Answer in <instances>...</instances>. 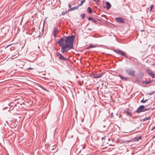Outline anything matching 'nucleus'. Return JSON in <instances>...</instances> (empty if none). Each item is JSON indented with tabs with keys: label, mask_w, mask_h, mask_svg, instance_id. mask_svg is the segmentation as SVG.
<instances>
[{
	"label": "nucleus",
	"mask_w": 155,
	"mask_h": 155,
	"mask_svg": "<svg viewBox=\"0 0 155 155\" xmlns=\"http://www.w3.org/2000/svg\"><path fill=\"white\" fill-rule=\"evenodd\" d=\"M75 37L74 36L67 37L64 39H61L58 41V44L61 46V50L63 53L65 51L73 48V42Z\"/></svg>",
	"instance_id": "f257e3e1"
},
{
	"label": "nucleus",
	"mask_w": 155,
	"mask_h": 155,
	"mask_svg": "<svg viewBox=\"0 0 155 155\" xmlns=\"http://www.w3.org/2000/svg\"><path fill=\"white\" fill-rule=\"evenodd\" d=\"M145 107L143 105H141L137 109L136 112L139 113L140 112H144L145 111L148 110L149 109H146L144 108Z\"/></svg>",
	"instance_id": "f03ea898"
},
{
	"label": "nucleus",
	"mask_w": 155,
	"mask_h": 155,
	"mask_svg": "<svg viewBox=\"0 0 155 155\" xmlns=\"http://www.w3.org/2000/svg\"><path fill=\"white\" fill-rule=\"evenodd\" d=\"M116 22L118 23H123L125 19L121 18H115Z\"/></svg>",
	"instance_id": "7ed1b4c3"
},
{
	"label": "nucleus",
	"mask_w": 155,
	"mask_h": 155,
	"mask_svg": "<svg viewBox=\"0 0 155 155\" xmlns=\"http://www.w3.org/2000/svg\"><path fill=\"white\" fill-rule=\"evenodd\" d=\"M114 52L118 54H120L124 56H125V54L122 51L119 50L114 51Z\"/></svg>",
	"instance_id": "20e7f679"
},
{
	"label": "nucleus",
	"mask_w": 155,
	"mask_h": 155,
	"mask_svg": "<svg viewBox=\"0 0 155 155\" xmlns=\"http://www.w3.org/2000/svg\"><path fill=\"white\" fill-rule=\"evenodd\" d=\"M58 32V29L56 28H54V32L53 33V34L54 36V38H56V34Z\"/></svg>",
	"instance_id": "39448f33"
},
{
	"label": "nucleus",
	"mask_w": 155,
	"mask_h": 155,
	"mask_svg": "<svg viewBox=\"0 0 155 155\" xmlns=\"http://www.w3.org/2000/svg\"><path fill=\"white\" fill-rule=\"evenodd\" d=\"M128 74L132 76H134V71H130L128 72Z\"/></svg>",
	"instance_id": "423d86ee"
},
{
	"label": "nucleus",
	"mask_w": 155,
	"mask_h": 155,
	"mask_svg": "<svg viewBox=\"0 0 155 155\" xmlns=\"http://www.w3.org/2000/svg\"><path fill=\"white\" fill-rule=\"evenodd\" d=\"M106 5L107 7V9H108L110 7H111L110 4L108 2H107L106 3Z\"/></svg>",
	"instance_id": "0eeeda50"
},
{
	"label": "nucleus",
	"mask_w": 155,
	"mask_h": 155,
	"mask_svg": "<svg viewBox=\"0 0 155 155\" xmlns=\"http://www.w3.org/2000/svg\"><path fill=\"white\" fill-rule=\"evenodd\" d=\"M59 58L62 60H66V59L62 55L60 54L59 56Z\"/></svg>",
	"instance_id": "6e6552de"
},
{
	"label": "nucleus",
	"mask_w": 155,
	"mask_h": 155,
	"mask_svg": "<svg viewBox=\"0 0 155 155\" xmlns=\"http://www.w3.org/2000/svg\"><path fill=\"white\" fill-rule=\"evenodd\" d=\"M88 19L89 20H91L93 21V22H94V23H96V20H95L93 19L91 17H89L88 18Z\"/></svg>",
	"instance_id": "1a4fd4ad"
},
{
	"label": "nucleus",
	"mask_w": 155,
	"mask_h": 155,
	"mask_svg": "<svg viewBox=\"0 0 155 155\" xmlns=\"http://www.w3.org/2000/svg\"><path fill=\"white\" fill-rule=\"evenodd\" d=\"M149 74L153 78H154L155 77L154 74L152 72L150 74Z\"/></svg>",
	"instance_id": "9d476101"
},
{
	"label": "nucleus",
	"mask_w": 155,
	"mask_h": 155,
	"mask_svg": "<svg viewBox=\"0 0 155 155\" xmlns=\"http://www.w3.org/2000/svg\"><path fill=\"white\" fill-rule=\"evenodd\" d=\"M87 11L89 13H91L92 12L91 8L89 7L87 8Z\"/></svg>",
	"instance_id": "9b49d317"
},
{
	"label": "nucleus",
	"mask_w": 155,
	"mask_h": 155,
	"mask_svg": "<svg viewBox=\"0 0 155 155\" xmlns=\"http://www.w3.org/2000/svg\"><path fill=\"white\" fill-rule=\"evenodd\" d=\"M85 1V0H82L81 2V3L78 5V6H81L82 5V4L83 3H84Z\"/></svg>",
	"instance_id": "f8f14e48"
},
{
	"label": "nucleus",
	"mask_w": 155,
	"mask_h": 155,
	"mask_svg": "<svg viewBox=\"0 0 155 155\" xmlns=\"http://www.w3.org/2000/svg\"><path fill=\"white\" fill-rule=\"evenodd\" d=\"M147 72L148 73V74H149L151 73L152 71H151V70L150 69H147Z\"/></svg>",
	"instance_id": "ddd939ff"
},
{
	"label": "nucleus",
	"mask_w": 155,
	"mask_h": 155,
	"mask_svg": "<svg viewBox=\"0 0 155 155\" xmlns=\"http://www.w3.org/2000/svg\"><path fill=\"white\" fill-rule=\"evenodd\" d=\"M79 6H78V5L77 6L74 7V8H72L71 9V10H73L75 9H78V8Z\"/></svg>",
	"instance_id": "4468645a"
},
{
	"label": "nucleus",
	"mask_w": 155,
	"mask_h": 155,
	"mask_svg": "<svg viewBox=\"0 0 155 155\" xmlns=\"http://www.w3.org/2000/svg\"><path fill=\"white\" fill-rule=\"evenodd\" d=\"M127 114L129 115H130V116H131L132 115V114L131 112L130 111H127Z\"/></svg>",
	"instance_id": "2eb2a0df"
},
{
	"label": "nucleus",
	"mask_w": 155,
	"mask_h": 155,
	"mask_svg": "<svg viewBox=\"0 0 155 155\" xmlns=\"http://www.w3.org/2000/svg\"><path fill=\"white\" fill-rule=\"evenodd\" d=\"M153 6H154L153 5H152L150 7V9L149 10L150 12H151L152 11V9L153 8Z\"/></svg>",
	"instance_id": "dca6fc26"
},
{
	"label": "nucleus",
	"mask_w": 155,
	"mask_h": 155,
	"mask_svg": "<svg viewBox=\"0 0 155 155\" xmlns=\"http://www.w3.org/2000/svg\"><path fill=\"white\" fill-rule=\"evenodd\" d=\"M141 138V137H139L138 138H136L135 139V140L136 141H138L139 139H140Z\"/></svg>",
	"instance_id": "f3484780"
},
{
	"label": "nucleus",
	"mask_w": 155,
	"mask_h": 155,
	"mask_svg": "<svg viewBox=\"0 0 155 155\" xmlns=\"http://www.w3.org/2000/svg\"><path fill=\"white\" fill-rule=\"evenodd\" d=\"M147 100H142L141 101V102L143 103H144L146 102Z\"/></svg>",
	"instance_id": "a211bd4d"
},
{
	"label": "nucleus",
	"mask_w": 155,
	"mask_h": 155,
	"mask_svg": "<svg viewBox=\"0 0 155 155\" xmlns=\"http://www.w3.org/2000/svg\"><path fill=\"white\" fill-rule=\"evenodd\" d=\"M96 47V46H93V45H91L90 46V47H89V48H93V47Z\"/></svg>",
	"instance_id": "6ab92c4d"
},
{
	"label": "nucleus",
	"mask_w": 155,
	"mask_h": 155,
	"mask_svg": "<svg viewBox=\"0 0 155 155\" xmlns=\"http://www.w3.org/2000/svg\"><path fill=\"white\" fill-rule=\"evenodd\" d=\"M100 76H97L94 77V78H100Z\"/></svg>",
	"instance_id": "aec40b11"
},
{
	"label": "nucleus",
	"mask_w": 155,
	"mask_h": 155,
	"mask_svg": "<svg viewBox=\"0 0 155 155\" xmlns=\"http://www.w3.org/2000/svg\"><path fill=\"white\" fill-rule=\"evenodd\" d=\"M150 119V117H148L147 118H145L146 120H149Z\"/></svg>",
	"instance_id": "412c9836"
},
{
	"label": "nucleus",
	"mask_w": 155,
	"mask_h": 155,
	"mask_svg": "<svg viewBox=\"0 0 155 155\" xmlns=\"http://www.w3.org/2000/svg\"><path fill=\"white\" fill-rule=\"evenodd\" d=\"M120 78H121L122 79H125V78H124L122 77V76H121V75H120Z\"/></svg>",
	"instance_id": "4be33fe9"
},
{
	"label": "nucleus",
	"mask_w": 155,
	"mask_h": 155,
	"mask_svg": "<svg viewBox=\"0 0 155 155\" xmlns=\"http://www.w3.org/2000/svg\"><path fill=\"white\" fill-rule=\"evenodd\" d=\"M154 129H155V126H154L153 128H152L151 130L153 131Z\"/></svg>",
	"instance_id": "5701e85b"
},
{
	"label": "nucleus",
	"mask_w": 155,
	"mask_h": 155,
	"mask_svg": "<svg viewBox=\"0 0 155 155\" xmlns=\"http://www.w3.org/2000/svg\"><path fill=\"white\" fill-rule=\"evenodd\" d=\"M132 108H133L132 107H130V108L129 110H131L132 109Z\"/></svg>",
	"instance_id": "b1692460"
},
{
	"label": "nucleus",
	"mask_w": 155,
	"mask_h": 155,
	"mask_svg": "<svg viewBox=\"0 0 155 155\" xmlns=\"http://www.w3.org/2000/svg\"><path fill=\"white\" fill-rule=\"evenodd\" d=\"M65 14V13L64 12H63L62 13V14L63 15H64Z\"/></svg>",
	"instance_id": "393cba45"
},
{
	"label": "nucleus",
	"mask_w": 155,
	"mask_h": 155,
	"mask_svg": "<svg viewBox=\"0 0 155 155\" xmlns=\"http://www.w3.org/2000/svg\"><path fill=\"white\" fill-rule=\"evenodd\" d=\"M94 1L97 2H98L99 1V0H94Z\"/></svg>",
	"instance_id": "a878e982"
},
{
	"label": "nucleus",
	"mask_w": 155,
	"mask_h": 155,
	"mask_svg": "<svg viewBox=\"0 0 155 155\" xmlns=\"http://www.w3.org/2000/svg\"><path fill=\"white\" fill-rule=\"evenodd\" d=\"M28 69H30V70H31V69H32V68H28Z\"/></svg>",
	"instance_id": "bb28decb"
},
{
	"label": "nucleus",
	"mask_w": 155,
	"mask_h": 155,
	"mask_svg": "<svg viewBox=\"0 0 155 155\" xmlns=\"http://www.w3.org/2000/svg\"><path fill=\"white\" fill-rule=\"evenodd\" d=\"M68 6H69V7L70 8H71V5H68Z\"/></svg>",
	"instance_id": "cd10ccee"
},
{
	"label": "nucleus",
	"mask_w": 155,
	"mask_h": 155,
	"mask_svg": "<svg viewBox=\"0 0 155 155\" xmlns=\"http://www.w3.org/2000/svg\"><path fill=\"white\" fill-rule=\"evenodd\" d=\"M37 36L38 37H40L41 36L40 35H37Z\"/></svg>",
	"instance_id": "c85d7f7f"
},
{
	"label": "nucleus",
	"mask_w": 155,
	"mask_h": 155,
	"mask_svg": "<svg viewBox=\"0 0 155 155\" xmlns=\"http://www.w3.org/2000/svg\"><path fill=\"white\" fill-rule=\"evenodd\" d=\"M149 94L150 95H152V93H150Z\"/></svg>",
	"instance_id": "c756f323"
},
{
	"label": "nucleus",
	"mask_w": 155,
	"mask_h": 155,
	"mask_svg": "<svg viewBox=\"0 0 155 155\" xmlns=\"http://www.w3.org/2000/svg\"><path fill=\"white\" fill-rule=\"evenodd\" d=\"M149 83V82H146V84H147Z\"/></svg>",
	"instance_id": "7c9ffc66"
},
{
	"label": "nucleus",
	"mask_w": 155,
	"mask_h": 155,
	"mask_svg": "<svg viewBox=\"0 0 155 155\" xmlns=\"http://www.w3.org/2000/svg\"><path fill=\"white\" fill-rule=\"evenodd\" d=\"M10 45H8V46H6V47H8V46H10Z\"/></svg>",
	"instance_id": "2f4dec72"
}]
</instances>
